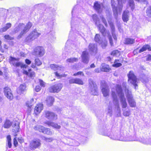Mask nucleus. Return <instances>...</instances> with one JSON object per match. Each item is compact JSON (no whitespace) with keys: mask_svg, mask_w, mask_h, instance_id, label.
<instances>
[{"mask_svg":"<svg viewBox=\"0 0 151 151\" xmlns=\"http://www.w3.org/2000/svg\"><path fill=\"white\" fill-rule=\"evenodd\" d=\"M141 142L145 144L151 145V138H145L142 139Z\"/></svg>","mask_w":151,"mask_h":151,"instance_id":"obj_33","label":"nucleus"},{"mask_svg":"<svg viewBox=\"0 0 151 151\" xmlns=\"http://www.w3.org/2000/svg\"><path fill=\"white\" fill-rule=\"evenodd\" d=\"M123 111V114L125 116H128L131 114V111L129 109H122Z\"/></svg>","mask_w":151,"mask_h":151,"instance_id":"obj_34","label":"nucleus"},{"mask_svg":"<svg viewBox=\"0 0 151 151\" xmlns=\"http://www.w3.org/2000/svg\"><path fill=\"white\" fill-rule=\"evenodd\" d=\"M40 35V34L37 32L36 30H35L31 32L26 37L25 41L28 42H30L37 38Z\"/></svg>","mask_w":151,"mask_h":151,"instance_id":"obj_6","label":"nucleus"},{"mask_svg":"<svg viewBox=\"0 0 151 151\" xmlns=\"http://www.w3.org/2000/svg\"><path fill=\"white\" fill-rule=\"evenodd\" d=\"M108 35V37L109 39L110 44L111 46L113 45V42L112 40V37L109 34V33L107 35Z\"/></svg>","mask_w":151,"mask_h":151,"instance_id":"obj_54","label":"nucleus"},{"mask_svg":"<svg viewBox=\"0 0 151 151\" xmlns=\"http://www.w3.org/2000/svg\"><path fill=\"white\" fill-rule=\"evenodd\" d=\"M107 113L109 114L110 116H112V108L109 107H108L107 110Z\"/></svg>","mask_w":151,"mask_h":151,"instance_id":"obj_55","label":"nucleus"},{"mask_svg":"<svg viewBox=\"0 0 151 151\" xmlns=\"http://www.w3.org/2000/svg\"><path fill=\"white\" fill-rule=\"evenodd\" d=\"M18 59L14 58L12 57H10L9 59V62L11 64H12L13 65H14L17 62Z\"/></svg>","mask_w":151,"mask_h":151,"instance_id":"obj_36","label":"nucleus"},{"mask_svg":"<svg viewBox=\"0 0 151 151\" xmlns=\"http://www.w3.org/2000/svg\"><path fill=\"white\" fill-rule=\"evenodd\" d=\"M100 131L101 132V134L102 135L106 136H109V134L107 132V130L106 129H104V131L102 129H101Z\"/></svg>","mask_w":151,"mask_h":151,"instance_id":"obj_52","label":"nucleus"},{"mask_svg":"<svg viewBox=\"0 0 151 151\" xmlns=\"http://www.w3.org/2000/svg\"><path fill=\"white\" fill-rule=\"evenodd\" d=\"M4 92L5 96L9 99L12 100L13 97L11 89L8 87H5L4 89Z\"/></svg>","mask_w":151,"mask_h":151,"instance_id":"obj_14","label":"nucleus"},{"mask_svg":"<svg viewBox=\"0 0 151 151\" xmlns=\"http://www.w3.org/2000/svg\"><path fill=\"white\" fill-rule=\"evenodd\" d=\"M43 109V105L40 103L37 104L35 107L34 110V113L36 115L39 114Z\"/></svg>","mask_w":151,"mask_h":151,"instance_id":"obj_19","label":"nucleus"},{"mask_svg":"<svg viewBox=\"0 0 151 151\" xmlns=\"http://www.w3.org/2000/svg\"><path fill=\"white\" fill-rule=\"evenodd\" d=\"M32 25L30 22H29L26 25L23 23H20L14 29V31L15 33H17L19 31H21L20 34L18 36V38H20L22 36L27 32L30 28Z\"/></svg>","mask_w":151,"mask_h":151,"instance_id":"obj_2","label":"nucleus"},{"mask_svg":"<svg viewBox=\"0 0 151 151\" xmlns=\"http://www.w3.org/2000/svg\"><path fill=\"white\" fill-rule=\"evenodd\" d=\"M129 16V13L128 10L124 12L122 15V19L124 22H127L128 21Z\"/></svg>","mask_w":151,"mask_h":151,"instance_id":"obj_21","label":"nucleus"},{"mask_svg":"<svg viewBox=\"0 0 151 151\" xmlns=\"http://www.w3.org/2000/svg\"><path fill=\"white\" fill-rule=\"evenodd\" d=\"M13 127L14 128H15L13 129V132H15V133L18 132L19 128V124L18 123H15L14 125H13Z\"/></svg>","mask_w":151,"mask_h":151,"instance_id":"obj_38","label":"nucleus"},{"mask_svg":"<svg viewBox=\"0 0 151 151\" xmlns=\"http://www.w3.org/2000/svg\"><path fill=\"white\" fill-rule=\"evenodd\" d=\"M100 69L101 71L104 72H109L111 70L109 65L104 63L101 65Z\"/></svg>","mask_w":151,"mask_h":151,"instance_id":"obj_22","label":"nucleus"},{"mask_svg":"<svg viewBox=\"0 0 151 151\" xmlns=\"http://www.w3.org/2000/svg\"><path fill=\"white\" fill-rule=\"evenodd\" d=\"M118 2V7L115 6V1L114 0H111V6L113 8V10L114 14L115 16L117 15L118 12H121L123 8V3L124 1L123 0H117Z\"/></svg>","mask_w":151,"mask_h":151,"instance_id":"obj_3","label":"nucleus"},{"mask_svg":"<svg viewBox=\"0 0 151 151\" xmlns=\"http://www.w3.org/2000/svg\"><path fill=\"white\" fill-rule=\"evenodd\" d=\"M45 127L42 126L37 125L34 126L33 127L34 129L36 131H38L40 132H43Z\"/></svg>","mask_w":151,"mask_h":151,"instance_id":"obj_28","label":"nucleus"},{"mask_svg":"<svg viewBox=\"0 0 151 151\" xmlns=\"http://www.w3.org/2000/svg\"><path fill=\"white\" fill-rule=\"evenodd\" d=\"M92 18L95 22L96 25H98L97 24L99 23L100 22L99 18H98L97 15L96 14H93L92 16Z\"/></svg>","mask_w":151,"mask_h":151,"instance_id":"obj_35","label":"nucleus"},{"mask_svg":"<svg viewBox=\"0 0 151 151\" xmlns=\"http://www.w3.org/2000/svg\"><path fill=\"white\" fill-rule=\"evenodd\" d=\"M147 49L149 51H151V47H150V45H144L142 48L138 50V52L139 53H140L146 51Z\"/></svg>","mask_w":151,"mask_h":151,"instance_id":"obj_26","label":"nucleus"},{"mask_svg":"<svg viewBox=\"0 0 151 151\" xmlns=\"http://www.w3.org/2000/svg\"><path fill=\"white\" fill-rule=\"evenodd\" d=\"M120 54V52L117 50L113 51L111 53V55L116 57L119 56Z\"/></svg>","mask_w":151,"mask_h":151,"instance_id":"obj_41","label":"nucleus"},{"mask_svg":"<svg viewBox=\"0 0 151 151\" xmlns=\"http://www.w3.org/2000/svg\"><path fill=\"white\" fill-rule=\"evenodd\" d=\"M101 17V18L105 26L107 27L108 25L105 19L103 17Z\"/></svg>","mask_w":151,"mask_h":151,"instance_id":"obj_58","label":"nucleus"},{"mask_svg":"<svg viewBox=\"0 0 151 151\" xmlns=\"http://www.w3.org/2000/svg\"><path fill=\"white\" fill-rule=\"evenodd\" d=\"M26 86L25 84L21 85L17 89V92L18 94H24L26 91Z\"/></svg>","mask_w":151,"mask_h":151,"instance_id":"obj_20","label":"nucleus"},{"mask_svg":"<svg viewBox=\"0 0 151 151\" xmlns=\"http://www.w3.org/2000/svg\"><path fill=\"white\" fill-rule=\"evenodd\" d=\"M41 145V141L38 139H35L31 141L30 142L29 147L32 150H35L39 148Z\"/></svg>","mask_w":151,"mask_h":151,"instance_id":"obj_9","label":"nucleus"},{"mask_svg":"<svg viewBox=\"0 0 151 151\" xmlns=\"http://www.w3.org/2000/svg\"><path fill=\"white\" fill-rule=\"evenodd\" d=\"M45 124L47 125L48 126H51L53 128L56 129H60L61 127V126L56 123H55L53 122L50 121H47L44 122Z\"/></svg>","mask_w":151,"mask_h":151,"instance_id":"obj_23","label":"nucleus"},{"mask_svg":"<svg viewBox=\"0 0 151 151\" xmlns=\"http://www.w3.org/2000/svg\"><path fill=\"white\" fill-rule=\"evenodd\" d=\"M126 96L129 105L131 107H135L136 106V103L133 98L131 91L128 90H126Z\"/></svg>","mask_w":151,"mask_h":151,"instance_id":"obj_5","label":"nucleus"},{"mask_svg":"<svg viewBox=\"0 0 151 151\" xmlns=\"http://www.w3.org/2000/svg\"><path fill=\"white\" fill-rule=\"evenodd\" d=\"M62 87V84L58 83L50 87L49 88V91L52 93L58 92L61 90Z\"/></svg>","mask_w":151,"mask_h":151,"instance_id":"obj_15","label":"nucleus"},{"mask_svg":"<svg viewBox=\"0 0 151 151\" xmlns=\"http://www.w3.org/2000/svg\"><path fill=\"white\" fill-rule=\"evenodd\" d=\"M82 61L84 63L87 64L89 61V55L88 52L83 51L81 55Z\"/></svg>","mask_w":151,"mask_h":151,"instance_id":"obj_17","label":"nucleus"},{"mask_svg":"<svg viewBox=\"0 0 151 151\" xmlns=\"http://www.w3.org/2000/svg\"><path fill=\"white\" fill-rule=\"evenodd\" d=\"M94 40L96 42L99 43V44L101 43V40H101L100 35L99 34H96V35L95 37Z\"/></svg>","mask_w":151,"mask_h":151,"instance_id":"obj_37","label":"nucleus"},{"mask_svg":"<svg viewBox=\"0 0 151 151\" xmlns=\"http://www.w3.org/2000/svg\"><path fill=\"white\" fill-rule=\"evenodd\" d=\"M93 8L98 13H101L103 10L104 6L102 3L96 1L94 3Z\"/></svg>","mask_w":151,"mask_h":151,"instance_id":"obj_13","label":"nucleus"},{"mask_svg":"<svg viewBox=\"0 0 151 151\" xmlns=\"http://www.w3.org/2000/svg\"><path fill=\"white\" fill-rule=\"evenodd\" d=\"M45 53L44 50L42 47L37 46L34 50L33 54L40 57L43 56Z\"/></svg>","mask_w":151,"mask_h":151,"instance_id":"obj_12","label":"nucleus"},{"mask_svg":"<svg viewBox=\"0 0 151 151\" xmlns=\"http://www.w3.org/2000/svg\"><path fill=\"white\" fill-rule=\"evenodd\" d=\"M111 138L115 140H119L122 141H136V139L133 138L131 136H128L125 135L123 133H121L119 136V137L114 136L113 137H110Z\"/></svg>","mask_w":151,"mask_h":151,"instance_id":"obj_4","label":"nucleus"},{"mask_svg":"<svg viewBox=\"0 0 151 151\" xmlns=\"http://www.w3.org/2000/svg\"><path fill=\"white\" fill-rule=\"evenodd\" d=\"M76 78H72L69 80V83L70 84L75 83Z\"/></svg>","mask_w":151,"mask_h":151,"instance_id":"obj_60","label":"nucleus"},{"mask_svg":"<svg viewBox=\"0 0 151 151\" xmlns=\"http://www.w3.org/2000/svg\"><path fill=\"white\" fill-rule=\"evenodd\" d=\"M123 61V58L122 57L120 58L119 59H116L115 61L117 62L122 63Z\"/></svg>","mask_w":151,"mask_h":151,"instance_id":"obj_61","label":"nucleus"},{"mask_svg":"<svg viewBox=\"0 0 151 151\" xmlns=\"http://www.w3.org/2000/svg\"><path fill=\"white\" fill-rule=\"evenodd\" d=\"M50 67L52 69L54 70H62L64 69V67L58 66L57 65L54 64L50 65Z\"/></svg>","mask_w":151,"mask_h":151,"instance_id":"obj_25","label":"nucleus"},{"mask_svg":"<svg viewBox=\"0 0 151 151\" xmlns=\"http://www.w3.org/2000/svg\"><path fill=\"white\" fill-rule=\"evenodd\" d=\"M12 125V122L8 119H6L3 127L5 128H9Z\"/></svg>","mask_w":151,"mask_h":151,"instance_id":"obj_32","label":"nucleus"},{"mask_svg":"<svg viewBox=\"0 0 151 151\" xmlns=\"http://www.w3.org/2000/svg\"><path fill=\"white\" fill-rule=\"evenodd\" d=\"M111 92L113 100V103L115 106H117V109H119V106L118 100L116 92L120 98L122 109H125L127 106V104L124 94L122 92V90L121 86L118 84L116 85L115 86V89L114 88H112Z\"/></svg>","mask_w":151,"mask_h":151,"instance_id":"obj_1","label":"nucleus"},{"mask_svg":"<svg viewBox=\"0 0 151 151\" xmlns=\"http://www.w3.org/2000/svg\"><path fill=\"white\" fill-rule=\"evenodd\" d=\"M34 99H32L29 101H27L26 103V106L28 107V111L30 113L32 110V106L33 105Z\"/></svg>","mask_w":151,"mask_h":151,"instance_id":"obj_24","label":"nucleus"},{"mask_svg":"<svg viewBox=\"0 0 151 151\" xmlns=\"http://www.w3.org/2000/svg\"><path fill=\"white\" fill-rule=\"evenodd\" d=\"M122 65V64L120 63H118L114 61V64L112 65V66L114 67H119L121 66Z\"/></svg>","mask_w":151,"mask_h":151,"instance_id":"obj_48","label":"nucleus"},{"mask_svg":"<svg viewBox=\"0 0 151 151\" xmlns=\"http://www.w3.org/2000/svg\"><path fill=\"white\" fill-rule=\"evenodd\" d=\"M129 81L133 84L134 86L135 89H136V87L137 86V78L134 74L132 71H130L128 75Z\"/></svg>","mask_w":151,"mask_h":151,"instance_id":"obj_10","label":"nucleus"},{"mask_svg":"<svg viewBox=\"0 0 151 151\" xmlns=\"http://www.w3.org/2000/svg\"><path fill=\"white\" fill-rule=\"evenodd\" d=\"M122 86L124 89L125 90V93L126 94V91H127L126 90H128L129 91L128 89L127 88L126 83L125 82H123L122 83Z\"/></svg>","mask_w":151,"mask_h":151,"instance_id":"obj_57","label":"nucleus"},{"mask_svg":"<svg viewBox=\"0 0 151 151\" xmlns=\"http://www.w3.org/2000/svg\"><path fill=\"white\" fill-rule=\"evenodd\" d=\"M78 60V59L75 58H71L68 59L67 60V61L69 63H73L75 62H76Z\"/></svg>","mask_w":151,"mask_h":151,"instance_id":"obj_47","label":"nucleus"},{"mask_svg":"<svg viewBox=\"0 0 151 151\" xmlns=\"http://www.w3.org/2000/svg\"><path fill=\"white\" fill-rule=\"evenodd\" d=\"M43 133L50 135H52L53 133L50 130V129L45 128Z\"/></svg>","mask_w":151,"mask_h":151,"instance_id":"obj_40","label":"nucleus"},{"mask_svg":"<svg viewBox=\"0 0 151 151\" xmlns=\"http://www.w3.org/2000/svg\"><path fill=\"white\" fill-rule=\"evenodd\" d=\"M7 145L9 148H10L12 147V143L11 142V136L10 135H9L7 137Z\"/></svg>","mask_w":151,"mask_h":151,"instance_id":"obj_42","label":"nucleus"},{"mask_svg":"<svg viewBox=\"0 0 151 151\" xmlns=\"http://www.w3.org/2000/svg\"><path fill=\"white\" fill-rule=\"evenodd\" d=\"M55 76L58 78H60L63 77H65L66 76V75L65 74L60 75L58 72H55Z\"/></svg>","mask_w":151,"mask_h":151,"instance_id":"obj_51","label":"nucleus"},{"mask_svg":"<svg viewBox=\"0 0 151 151\" xmlns=\"http://www.w3.org/2000/svg\"><path fill=\"white\" fill-rule=\"evenodd\" d=\"M18 143L16 138H14V144L15 146H17Z\"/></svg>","mask_w":151,"mask_h":151,"instance_id":"obj_64","label":"nucleus"},{"mask_svg":"<svg viewBox=\"0 0 151 151\" xmlns=\"http://www.w3.org/2000/svg\"><path fill=\"white\" fill-rule=\"evenodd\" d=\"M134 39L130 38H128L125 39L124 44L127 45H131L134 43Z\"/></svg>","mask_w":151,"mask_h":151,"instance_id":"obj_31","label":"nucleus"},{"mask_svg":"<svg viewBox=\"0 0 151 151\" xmlns=\"http://www.w3.org/2000/svg\"><path fill=\"white\" fill-rule=\"evenodd\" d=\"M45 116L48 119L52 120H56L57 119V115L54 113L48 111L45 112Z\"/></svg>","mask_w":151,"mask_h":151,"instance_id":"obj_11","label":"nucleus"},{"mask_svg":"<svg viewBox=\"0 0 151 151\" xmlns=\"http://www.w3.org/2000/svg\"><path fill=\"white\" fill-rule=\"evenodd\" d=\"M42 138L44 140L46 141V142H52L53 140L52 138L51 137L47 138L45 137H43Z\"/></svg>","mask_w":151,"mask_h":151,"instance_id":"obj_53","label":"nucleus"},{"mask_svg":"<svg viewBox=\"0 0 151 151\" xmlns=\"http://www.w3.org/2000/svg\"><path fill=\"white\" fill-rule=\"evenodd\" d=\"M41 89V88L39 86H36L35 88V90L37 92L40 91Z\"/></svg>","mask_w":151,"mask_h":151,"instance_id":"obj_62","label":"nucleus"},{"mask_svg":"<svg viewBox=\"0 0 151 151\" xmlns=\"http://www.w3.org/2000/svg\"><path fill=\"white\" fill-rule=\"evenodd\" d=\"M99 44L101 45L102 48H104L107 45V41L105 40H104V41L102 40L101 43Z\"/></svg>","mask_w":151,"mask_h":151,"instance_id":"obj_44","label":"nucleus"},{"mask_svg":"<svg viewBox=\"0 0 151 151\" xmlns=\"http://www.w3.org/2000/svg\"><path fill=\"white\" fill-rule=\"evenodd\" d=\"M82 74L83 76L84 75L82 72L79 71V72H77L76 73H74L73 75L74 76H76L78 75H82Z\"/></svg>","mask_w":151,"mask_h":151,"instance_id":"obj_63","label":"nucleus"},{"mask_svg":"<svg viewBox=\"0 0 151 151\" xmlns=\"http://www.w3.org/2000/svg\"><path fill=\"white\" fill-rule=\"evenodd\" d=\"M146 13L148 16L151 17V7L150 6L147 8L146 10Z\"/></svg>","mask_w":151,"mask_h":151,"instance_id":"obj_49","label":"nucleus"},{"mask_svg":"<svg viewBox=\"0 0 151 151\" xmlns=\"http://www.w3.org/2000/svg\"><path fill=\"white\" fill-rule=\"evenodd\" d=\"M54 99L53 97L49 96L46 99L47 104L49 106H51L54 101Z\"/></svg>","mask_w":151,"mask_h":151,"instance_id":"obj_29","label":"nucleus"},{"mask_svg":"<svg viewBox=\"0 0 151 151\" xmlns=\"http://www.w3.org/2000/svg\"><path fill=\"white\" fill-rule=\"evenodd\" d=\"M89 87L90 90L91 91V94L93 95H96L97 94L96 85L93 80L91 79H88Z\"/></svg>","mask_w":151,"mask_h":151,"instance_id":"obj_8","label":"nucleus"},{"mask_svg":"<svg viewBox=\"0 0 151 151\" xmlns=\"http://www.w3.org/2000/svg\"><path fill=\"white\" fill-rule=\"evenodd\" d=\"M101 88L102 92L104 96H109V86L104 81H102L101 83Z\"/></svg>","mask_w":151,"mask_h":151,"instance_id":"obj_7","label":"nucleus"},{"mask_svg":"<svg viewBox=\"0 0 151 151\" xmlns=\"http://www.w3.org/2000/svg\"><path fill=\"white\" fill-rule=\"evenodd\" d=\"M5 38L7 40H13L14 38L9 36V35H6L4 36Z\"/></svg>","mask_w":151,"mask_h":151,"instance_id":"obj_56","label":"nucleus"},{"mask_svg":"<svg viewBox=\"0 0 151 151\" xmlns=\"http://www.w3.org/2000/svg\"><path fill=\"white\" fill-rule=\"evenodd\" d=\"M14 66L16 67H20L21 68H26L27 65H26L23 64L21 63L18 62L17 61Z\"/></svg>","mask_w":151,"mask_h":151,"instance_id":"obj_39","label":"nucleus"},{"mask_svg":"<svg viewBox=\"0 0 151 151\" xmlns=\"http://www.w3.org/2000/svg\"><path fill=\"white\" fill-rule=\"evenodd\" d=\"M88 49L92 55H95L97 52V45L95 44H89Z\"/></svg>","mask_w":151,"mask_h":151,"instance_id":"obj_16","label":"nucleus"},{"mask_svg":"<svg viewBox=\"0 0 151 151\" xmlns=\"http://www.w3.org/2000/svg\"><path fill=\"white\" fill-rule=\"evenodd\" d=\"M35 63L36 65L40 66L42 64V62L38 58H36L35 59Z\"/></svg>","mask_w":151,"mask_h":151,"instance_id":"obj_50","label":"nucleus"},{"mask_svg":"<svg viewBox=\"0 0 151 151\" xmlns=\"http://www.w3.org/2000/svg\"><path fill=\"white\" fill-rule=\"evenodd\" d=\"M98 25H96L99 27V29L100 32H101L103 35L104 37H105L109 33V32L107 31L104 26L101 24H97Z\"/></svg>","mask_w":151,"mask_h":151,"instance_id":"obj_18","label":"nucleus"},{"mask_svg":"<svg viewBox=\"0 0 151 151\" xmlns=\"http://www.w3.org/2000/svg\"><path fill=\"white\" fill-rule=\"evenodd\" d=\"M39 81L40 85L42 86L45 87V83L41 79H39Z\"/></svg>","mask_w":151,"mask_h":151,"instance_id":"obj_59","label":"nucleus"},{"mask_svg":"<svg viewBox=\"0 0 151 151\" xmlns=\"http://www.w3.org/2000/svg\"><path fill=\"white\" fill-rule=\"evenodd\" d=\"M129 6L132 10H133L134 8V3L133 0H129Z\"/></svg>","mask_w":151,"mask_h":151,"instance_id":"obj_46","label":"nucleus"},{"mask_svg":"<svg viewBox=\"0 0 151 151\" xmlns=\"http://www.w3.org/2000/svg\"><path fill=\"white\" fill-rule=\"evenodd\" d=\"M108 22L109 24L110 27L111 29V33L112 34H113V33H114L115 31V28L113 24V23L109 21Z\"/></svg>","mask_w":151,"mask_h":151,"instance_id":"obj_43","label":"nucleus"},{"mask_svg":"<svg viewBox=\"0 0 151 151\" xmlns=\"http://www.w3.org/2000/svg\"><path fill=\"white\" fill-rule=\"evenodd\" d=\"M28 71V72L27 71H24V74L27 75L31 78H33L35 76V73L34 72H31L30 69H29Z\"/></svg>","mask_w":151,"mask_h":151,"instance_id":"obj_27","label":"nucleus"},{"mask_svg":"<svg viewBox=\"0 0 151 151\" xmlns=\"http://www.w3.org/2000/svg\"><path fill=\"white\" fill-rule=\"evenodd\" d=\"M75 83L79 85H83V81L80 79L78 78H76Z\"/></svg>","mask_w":151,"mask_h":151,"instance_id":"obj_45","label":"nucleus"},{"mask_svg":"<svg viewBox=\"0 0 151 151\" xmlns=\"http://www.w3.org/2000/svg\"><path fill=\"white\" fill-rule=\"evenodd\" d=\"M11 23H7L4 27L0 29V32H3L6 31L8 29L11 27Z\"/></svg>","mask_w":151,"mask_h":151,"instance_id":"obj_30","label":"nucleus"}]
</instances>
